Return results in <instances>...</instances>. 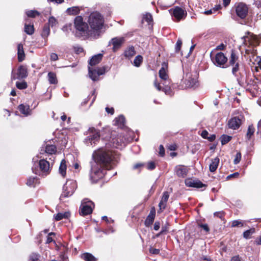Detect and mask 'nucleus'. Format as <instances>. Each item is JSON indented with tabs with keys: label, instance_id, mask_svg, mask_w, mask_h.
I'll return each instance as SVG.
<instances>
[{
	"label": "nucleus",
	"instance_id": "f257e3e1",
	"mask_svg": "<svg viewBox=\"0 0 261 261\" xmlns=\"http://www.w3.org/2000/svg\"><path fill=\"white\" fill-rule=\"evenodd\" d=\"M118 162V155L106 148H99L92 154L90 162V177L94 180L102 178L105 174V169L110 170L114 167Z\"/></svg>",
	"mask_w": 261,
	"mask_h": 261
},
{
	"label": "nucleus",
	"instance_id": "f03ea898",
	"mask_svg": "<svg viewBox=\"0 0 261 261\" xmlns=\"http://www.w3.org/2000/svg\"><path fill=\"white\" fill-rule=\"evenodd\" d=\"M113 133H115V132L111 130L110 127L103 128L101 136L103 139H106L107 142L105 144L106 146L122 149L126 145L127 140L121 135L118 136L117 137L112 138L114 135L113 134Z\"/></svg>",
	"mask_w": 261,
	"mask_h": 261
},
{
	"label": "nucleus",
	"instance_id": "7ed1b4c3",
	"mask_svg": "<svg viewBox=\"0 0 261 261\" xmlns=\"http://www.w3.org/2000/svg\"><path fill=\"white\" fill-rule=\"evenodd\" d=\"M87 21L91 31L97 33L102 29L105 21L101 14L96 11L90 13Z\"/></svg>",
	"mask_w": 261,
	"mask_h": 261
},
{
	"label": "nucleus",
	"instance_id": "20e7f679",
	"mask_svg": "<svg viewBox=\"0 0 261 261\" xmlns=\"http://www.w3.org/2000/svg\"><path fill=\"white\" fill-rule=\"evenodd\" d=\"M159 76L164 81L162 84L164 87H162L160 84L158 82L157 80H155L154 81V86L157 89L158 91H163L166 94H170L171 89L169 86L167 84H169V81L168 80V75L166 72L165 69L164 67H162L159 70Z\"/></svg>",
	"mask_w": 261,
	"mask_h": 261
},
{
	"label": "nucleus",
	"instance_id": "39448f33",
	"mask_svg": "<svg viewBox=\"0 0 261 261\" xmlns=\"http://www.w3.org/2000/svg\"><path fill=\"white\" fill-rule=\"evenodd\" d=\"M88 132L89 136L85 139L84 142L87 146H94L100 139V132L93 127H90Z\"/></svg>",
	"mask_w": 261,
	"mask_h": 261
},
{
	"label": "nucleus",
	"instance_id": "423d86ee",
	"mask_svg": "<svg viewBox=\"0 0 261 261\" xmlns=\"http://www.w3.org/2000/svg\"><path fill=\"white\" fill-rule=\"evenodd\" d=\"M77 187L75 181L73 180H67L63 187V192L60 196V200H64V198L71 196Z\"/></svg>",
	"mask_w": 261,
	"mask_h": 261
},
{
	"label": "nucleus",
	"instance_id": "0eeeda50",
	"mask_svg": "<svg viewBox=\"0 0 261 261\" xmlns=\"http://www.w3.org/2000/svg\"><path fill=\"white\" fill-rule=\"evenodd\" d=\"M74 23L76 30L79 32L82 35H85L87 34L88 24L84 22L83 18L81 16H77L75 18Z\"/></svg>",
	"mask_w": 261,
	"mask_h": 261
},
{
	"label": "nucleus",
	"instance_id": "6e6552de",
	"mask_svg": "<svg viewBox=\"0 0 261 261\" xmlns=\"http://www.w3.org/2000/svg\"><path fill=\"white\" fill-rule=\"evenodd\" d=\"M39 166V170H35L34 167L32 168V170L36 174H39L42 175H46L49 173L50 167L49 163L45 160H41L37 164Z\"/></svg>",
	"mask_w": 261,
	"mask_h": 261
},
{
	"label": "nucleus",
	"instance_id": "1a4fd4ad",
	"mask_svg": "<svg viewBox=\"0 0 261 261\" xmlns=\"http://www.w3.org/2000/svg\"><path fill=\"white\" fill-rule=\"evenodd\" d=\"M94 206V204L91 201L83 200L80 206V215L86 216L91 214Z\"/></svg>",
	"mask_w": 261,
	"mask_h": 261
},
{
	"label": "nucleus",
	"instance_id": "9d476101",
	"mask_svg": "<svg viewBox=\"0 0 261 261\" xmlns=\"http://www.w3.org/2000/svg\"><path fill=\"white\" fill-rule=\"evenodd\" d=\"M237 15L241 19L246 18L248 12V7L244 3H239L235 4L234 6Z\"/></svg>",
	"mask_w": 261,
	"mask_h": 261
},
{
	"label": "nucleus",
	"instance_id": "9b49d317",
	"mask_svg": "<svg viewBox=\"0 0 261 261\" xmlns=\"http://www.w3.org/2000/svg\"><path fill=\"white\" fill-rule=\"evenodd\" d=\"M169 12L174 17L176 21H179L184 19L187 14L186 10L178 6L175 7L174 8L170 9Z\"/></svg>",
	"mask_w": 261,
	"mask_h": 261
},
{
	"label": "nucleus",
	"instance_id": "f8f14e48",
	"mask_svg": "<svg viewBox=\"0 0 261 261\" xmlns=\"http://www.w3.org/2000/svg\"><path fill=\"white\" fill-rule=\"evenodd\" d=\"M213 63L217 66L225 68V64L227 61V58L221 52L217 53L214 57L212 59Z\"/></svg>",
	"mask_w": 261,
	"mask_h": 261
},
{
	"label": "nucleus",
	"instance_id": "ddd939ff",
	"mask_svg": "<svg viewBox=\"0 0 261 261\" xmlns=\"http://www.w3.org/2000/svg\"><path fill=\"white\" fill-rule=\"evenodd\" d=\"M185 83L188 88H195L198 86V81L197 75L188 73L186 75Z\"/></svg>",
	"mask_w": 261,
	"mask_h": 261
},
{
	"label": "nucleus",
	"instance_id": "4468645a",
	"mask_svg": "<svg viewBox=\"0 0 261 261\" xmlns=\"http://www.w3.org/2000/svg\"><path fill=\"white\" fill-rule=\"evenodd\" d=\"M238 60V56L234 51H231L230 57L229 60V64L230 66H233L232 72L233 74H235L239 70V64Z\"/></svg>",
	"mask_w": 261,
	"mask_h": 261
},
{
	"label": "nucleus",
	"instance_id": "2eb2a0df",
	"mask_svg": "<svg viewBox=\"0 0 261 261\" xmlns=\"http://www.w3.org/2000/svg\"><path fill=\"white\" fill-rule=\"evenodd\" d=\"M125 39L124 37H115L112 38L109 42V45H112V50L114 52L118 50L124 42Z\"/></svg>",
	"mask_w": 261,
	"mask_h": 261
},
{
	"label": "nucleus",
	"instance_id": "dca6fc26",
	"mask_svg": "<svg viewBox=\"0 0 261 261\" xmlns=\"http://www.w3.org/2000/svg\"><path fill=\"white\" fill-rule=\"evenodd\" d=\"M17 74V76L15 77L14 73V70H12L11 73V80H14L16 79H22L25 78L28 76L27 68L24 66H20L18 68Z\"/></svg>",
	"mask_w": 261,
	"mask_h": 261
},
{
	"label": "nucleus",
	"instance_id": "f3484780",
	"mask_svg": "<svg viewBox=\"0 0 261 261\" xmlns=\"http://www.w3.org/2000/svg\"><path fill=\"white\" fill-rule=\"evenodd\" d=\"M256 37L252 33L247 32L245 36L242 37V39L243 40V43L245 45H254L256 42Z\"/></svg>",
	"mask_w": 261,
	"mask_h": 261
},
{
	"label": "nucleus",
	"instance_id": "a211bd4d",
	"mask_svg": "<svg viewBox=\"0 0 261 261\" xmlns=\"http://www.w3.org/2000/svg\"><path fill=\"white\" fill-rule=\"evenodd\" d=\"M174 172L178 177L184 178L187 175L188 169L184 165H177L174 168Z\"/></svg>",
	"mask_w": 261,
	"mask_h": 261
},
{
	"label": "nucleus",
	"instance_id": "6ab92c4d",
	"mask_svg": "<svg viewBox=\"0 0 261 261\" xmlns=\"http://www.w3.org/2000/svg\"><path fill=\"white\" fill-rule=\"evenodd\" d=\"M169 197V195L168 192L166 191L163 193L161 201L159 204V210L158 212L159 213L162 212L166 207Z\"/></svg>",
	"mask_w": 261,
	"mask_h": 261
},
{
	"label": "nucleus",
	"instance_id": "aec40b11",
	"mask_svg": "<svg viewBox=\"0 0 261 261\" xmlns=\"http://www.w3.org/2000/svg\"><path fill=\"white\" fill-rule=\"evenodd\" d=\"M241 123L242 120L239 117H234L228 121V125L229 128L236 129L240 127Z\"/></svg>",
	"mask_w": 261,
	"mask_h": 261
},
{
	"label": "nucleus",
	"instance_id": "412c9836",
	"mask_svg": "<svg viewBox=\"0 0 261 261\" xmlns=\"http://www.w3.org/2000/svg\"><path fill=\"white\" fill-rule=\"evenodd\" d=\"M113 125L120 128H124L125 125V118L123 115H119L116 117L113 121Z\"/></svg>",
	"mask_w": 261,
	"mask_h": 261
},
{
	"label": "nucleus",
	"instance_id": "4be33fe9",
	"mask_svg": "<svg viewBox=\"0 0 261 261\" xmlns=\"http://www.w3.org/2000/svg\"><path fill=\"white\" fill-rule=\"evenodd\" d=\"M185 183L186 185L188 187L197 188H202L205 186L200 181L192 179L186 180Z\"/></svg>",
	"mask_w": 261,
	"mask_h": 261
},
{
	"label": "nucleus",
	"instance_id": "5701e85b",
	"mask_svg": "<svg viewBox=\"0 0 261 261\" xmlns=\"http://www.w3.org/2000/svg\"><path fill=\"white\" fill-rule=\"evenodd\" d=\"M103 55L102 54H98L93 56L89 62L90 66H94L98 64L102 60Z\"/></svg>",
	"mask_w": 261,
	"mask_h": 261
},
{
	"label": "nucleus",
	"instance_id": "b1692460",
	"mask_svg": "<svg viewBox=\"0 0 261 261\" xmlns=\"http://www.w3.org/2000/svg\"><path fill=\"white\" fill-rule=\"evenodd\" d=\"M18 110L20 112L25 116L30 115L31 114V110L29 105L21 104L18 106Z\"/></svg>",
	"mask_w": 261,
	"mask_h": 261
},
{
	"label": "nucleus",
	"instance_id": "393cba45",
	"mask_svg": "<svg viewBox=\"0 0 261 261\" xmlns=\"http://www.w3.org/2000/svg\"><path fill=\"white\" fill-rule=\"evenodd\" d=\"M17 55L18 61L22 62L24 59L25 54L23 45L21 43L18 44L17 45Z\"/></svg>",
	"mask_w": 261,
	"mask_h": 261
},
{
	"label": "nucleus",
	"instance_id": "a878e982",
	"mask_svg": "<svg viewBox=\"0 0 261 261\" xmlns=\"http://www.w3.org/2000/svg\"><path fill=\"white\" fill-rule=\"evenodd\" d=\"M26 184L29 187H35L39 184V179L37 176H30L28 178Z\"/></svg>",
	"mask_w": 261,
	"mask_h": 261
},
{
	"label": "nucleus",
	"instance_id": "bb28decb",
	"mask_svg": "<svg viewBox=\"0 0 261 261\" xmlns=\"http://www.w3.org/2000/svg\"><path fill=\"white\" fill-rule=\"evenodd\" d=\"M219 163V159L217 157L212 160V162L210 165L209 169L211 172H214L218 168Z\"/></svg>",
	"mask_w": 261,
	"mask_h": 261
},
{
	"label": "nucleus",
	"instance_id": "cd10ccee",
	"mask_svg": "<svg viewBox=\"0 0 261 261\" xmlns=\"http://www.w3.org/2000/svg\"><path fill=\"white\" fill-rule=\"evenodd\" d=\"M89 70V77L92 79L93 81H96L98 80V77L99 75L97 74V71L96 69L93 70L90 67H88Z\"/></svg>",
	"mask_w": 261,
	"mask_h": 261
},
{
	"label": "nucleus",
	"instance_id": "c85d7f7f",
	"mask_svg": "<svg viewBox=\"0 0 261 261\" xmlns=\"http://www.w3.org/2000/svg\"><path fill=\"white\" fill-rule=\"evenodd\" d=\"M142 21H145L147 22L148 25L153 24V17L152 15L149 13H146L143 14Z\"/></svg>",
	"mask_w": 261,
	"mask_h": 261
},
{
	"label": "nucleus",
	"instance_id": "c756f323",
	"mask_svg": "<svg viewBox=\"0 0 261 261\" xmlns=\"http://www.w3.org/2000/svg\"><path fill=\"white\" fill-rule=\"evenodd\" d=\"M80 10L79 7L74 6L68 8L66 10V12L69 15H75L79 14Z\"/></svg>",
	"mask_w": 261,
	"mask_h": 261
},
{
	"label": "nucleus",
	"instance_id": "7c9ffc66",
	"mask_svg": "<svg viewBox=\"0 0 261 261\" xmlns=\"http://www.w3.org/2000/svg\"><path fill=\"white\" fill-rule=\"evenodd\" d=\"M70 216L69 212L59 213L54 215V218L56 221H60L63 218H68Z\"/></svg>",
	"mask_w": 261,
	"mask_h": 261
},
{
	"label": "nucleus",
	"instance_id": "2f4dec72",
	"mask_svg": "<svg viewBox=\"0 0 261 261\" xmlns=\"http://www.w3.org/2000/svg\"><path fill=\"white\" fill-rule=\"evenodd\" d=\"M81 258L85 261H96V258L90 253H84L81 255Z\"/></svg>",
	"mask_w": 261,
	"mask_h": 261
},
{
	"label": "nucleus",
	"instance_id": "473e14b6",
	"mask_svg": "<svg viewBox=\"0 0 261 261\" xmlns=\"http://www.w3.org/2000/svg\"><path fill=\"white\" fill-rule=\"evenodd\" d=\"M66 162L64 160H63L61 162L59 169L60 173L63 177H65L66 175Z\"/></svg>",
	"mask_w": 261,
	"mask_h": 261
},
{
	"label": "nucleus",
	"instance_id": "72a5a7b5",
	"mask_svg": "<svg viewBox=\"0 0 261 261\" xmlns=\"http://www.w3.org/2000/svg\"><path fill=\"white\" fill-rule=\"evenodd\" d=\"M48 80L50 84H56L57 83L58 81L56 73L53 72H49L47 75Z\"/></svg>",
	"mask_w": 261,
	"mask_h": 261
},
{
	"label": "nucleus",
	"instance_id": "f704fd0d",
	"mask_svg": "<svg viewBox=\"0 0 261 261\" xmlns=\"http://www.w3.org/2000/svg\"><path fill=\"white\" fill-rule=\"evenodd\" d=\"M143 62V57L141 55L137 56L134 60L133 65L137 67H139L141 66Z\"/></svg>",
	"mask_w": 261,
	"mask_h": 261
},
{
	"label": "nucleus",
	"instance_id": "c9c22d12",
	"mask_svg": "<svg viewBox=\"0 0 261 261\" xmlns=\"http://www.w3.org/2000/svg\"><path fill=\"white\" fill-rule=\"evenodd\" d=\"M57 151V148L54 145H47L45 147V152L49 154L55 153Z\"/></svg>",
	"mask_w": 261,
	"mask_h": 261
},
{
	"label": "nucleus",
	"instance_id": "e433bc0d",
	"mask_svg": "<svg viewBox=\"0 0 261 261\" xmlns=\"http://www.w3.org/2000/svg\"><path fill=\"white\" fill-rule=\"evenodd\" d=\"M50 34L49 26L48 24H45L43 28L42 32L41 33V36L44 38H46Z\"/></svg>",
	"mask_w": 261,
	"mask_h": 261
},
{
	"label": "nucleus",
	"instance_id": "4c0bfd02",
	"mask_svg": "<svg viewBox=\"0 0 261 261\" xmlns=\"http://www.w3.org/2000/svg\"><path fill=\"white\" fill-rule=\"evenodd\" d=\"M24 32L28 35H32L34 32V25L25 24Z\"/></svg>",
	"mask_w": 261,
	"mask_h": 261
},
{
	"label": "nucleus",
	"instance_id": "58836bf2",
	"mask_svg": "<svg viewBox=\"0 0 261 261\" xmlns=\"http://www.w3.org/2000/svg\"><path fill=\"white\" fill-rule=\"evenodd\" d=\"M254 232H255L254 228H251L250 229L247 230L246 231L244 232L243 237L246 239H249L251 238V235L253 233H254Z\"/></svg>",
	"mask_w": 261,
	"mask_h": 261
},
{
	"label": "nucleus",
	"instance_id": "ea45409f",
	"mask_svg": "<svg viewBox=\"0 0 261 261\" xmlns=\"http://www.w3.org/2000/svg\"><path fill=\"white\" fill-rule=\"evenodd\" d=\"M255 131V128L252 125H250L248 126L247 132L246 134V137L249 140L251 137L253 135Z\"/></svg>",
	"mask_w": 261,
	"mask_h": 261
},
{
	"label": "nucleus",
	"instance_id": "a19ab883",
	"mask_svg": "<svg viewBox=\"0 0 261 261\" xmlns=\"http://www.w3.org/2000/svg\"><path fill=\"white\" fill-rule=\"evenodd\" d=\"M26 14L29 17L34 18L39 16L40 13L36 10H29L26 12Z\"/></svg>",
	"mask_w": 261,
	"mask_h": 261
},
{
	"label": "nucleus",
	"instance_id": "79ce46f5",
	"mask_svg": "<svg viewBox=\"0 0 261 261\" xmlns=\"http://www.w3.org/2000/svg\"><path fill=\"white\" fill-rule=\"evenodd\" d=\"M231 137L226 135H223L221 137V142L222 145L226 144L228 142H229L231 139Z\"/></svg>",
	"mask_w": 261,
	"mask_h": 261
},
{
	"label": "nucleus",
	"instance_id": "37998d69",
	"mask_svg": "<svg viewBox=\"0 0 261 261\" xmlns=\"http://www.w3.org/2000/svg\"><path fill=\"white\" fill-rule=\"evenodd\" d=\"M98 75H102L105 73L106 71L109 70V67L103 66L102 67L98 68L97 69Z\"/></svg>",
	"mask_w": 261,
	"mask_h": 261
},
{
	"label": "nucleus",
	"instance_id": "c03bdc74",
	"mask_svg": "<svg viewBox=\"0 0 261 261\" xmlns=\"http://www.w3.org/2000/svg\"><path fill=\"white\" fill-rule=\"evenodd\" d=\"M16 86L19 89H25L27 88V83L24 82H17L16 83Z\"/></svg>",
	"mask_w": 261,
	"mask_h": 261
},
{
	"label": "nucleus",
	"instance_id": "a18cd8bd",
	"mask_svg": "<svg viewBox=\"0 0 261 261\" xmlns=\"http://www.w3.org/2000/svg\"><path fill=\"white\" fill-rule=\"evenodd\" d=\"M154 219V217L152 216V215H149L146 220H145V224L146 226H148L149 225H150L151 224H152L153 222V220Z\"/></svg>",
	"mask_w": 261,
	"mask_h": 261
},
{
	"label": "nucleus",
	"instance_id": "49530a36",
	"mask_svg": "<svg viewBox=\"0 0 261 261\" xmlns=\"http://www.w3.org/2000/svg\"><path fill=\"white\" fill-rule=\"evenodd\" d=\"M181 45H182V41H181V39L178 38L177 41V42L176 43L175 47V51L176 53L178 52L180 50Z\"/></svg>",
	"mask_w": 261,
	"mask_h": 261
},
{
	"label": "nucleus",
	"instance_id": "de8ad7c7",
	"mask_svg": "<svg viewBox=\"0 0 261 261\" xmlns=\"http://www.w3.org/2000/svg\"><path fill=\"white\" fill-rule=\"evenodd\" d=\"M39 254L33 253L30 255V258L31 261H39Z\"/></svg>",
	"mask_w": 261,
	"mask_h": 261
},
{
	"label": "nucleus",
	"instance_id": "09e8293b",
	"mask_svg": "<svg viewBox=\"0 0 261 261\" xmlns=\"http://www.w3.org/2000/svg\"><path fill=\"white\" fill-rule=\"evenodd\" d=\"M241 153L240 152H238L235 156V158L233 161V163L235 165L238 164L241 161Z\"/></svg>",
	"mask_w": 261,
	"mask_h": 261
},
{
	"label": "nucleus",
	"instance_id": "8fccbe9b",
	"mask_svg": "<svg viewBox=\"0 0 261 261\" xmlns=\"http://www.w3.org/2000/svg\"><path fill=\"white\" fill-rule=\"evenodd\" d=\"M57 23V20L55 17L51 16L48 19V24L51 25L52 27L55 25Z\"/></svg>",
	"mask_w": 261,
	"mask_h": 261
},
{
	"label": "nucleus",
	"instance_id": "3c124183",
	"mask_svg": "<svg viewBox=\"0 0 261 261\" xmlns=\"http://www.w3.org/2000/svg\"><path fill=\"white\" fill-rule=\"evenodd\" d=\"M231 226L232 227L242 226L243 223L240 220H234L232 222Z\"/></svg>",
	"mask_w": 261,
	"mask_h": 261
},
{
	"label": "nucleus",
	"instance_id": "603ef678",
	"mask_svg": "<svg viewBox=\"0 0 261 261\" xmlns=\"http://www.w3.org/2000/svg\"><path fill=\"white\" fill-rule=\"evenodd\" d=\"M147 169L149 170H153L155 168V165L153 162H150L147 164Z\"/></svg>",
	"mask_w": 261,
	"mask_h": 261
},
{
	"label": "nucleus",
	"instance_id": "864d4df0",
	"mask_svg": "<svg viewBox=\"0 0 261 261\" xmlns=\"http://www.w3.org/2000/svg\"><path fill=\"white\" fill-rule=\"evenodd\" d=\"M149 252L153 254H158L160 253V250L158 249L150 248L149 249Z\"/></svg>",
	"mask_w": 261,
	"mask_h": 261
},
{
	"label": "nucleus",
	"instance_id": "5fc2aeb1",
	"mask_svg": "<svg viewBox=\"0 0 261 261\" xmlns=\"http://www.w3.org/2000/svg\"><path fill=\"white\" fill-rule=\"evenodd\" d=\"M50 60L51 61H57L58 60V56L56 53H51L50 55Z\"/></svg>",
	"mask_w": 261,
	"mask_h": 261
},
{
	"label": "nucleus",
	"instance_id": "6e6d98bb",
	"mask_svg": "<svg viewBox=\"0 0 261 261\" xmlns=\"http://www.w3.org/2000/svg\"><path fill=\"white\" fill-rule=\"evenodd\" d=\"M160 151L159 154L161 156H163L165 154V150L162 145H160L159 147Z\"/></svg>",
	"mask_w": 261,
	"mask_h": 261
},
{
	"label": "nucleus",
	"instance_id": "4d7b16f0",
	"mask_svg": "<svg viewBox=\"0 0 261 261\" xmlns=\"http://www.w3.org/2000/svg\"><path fill=\"white\" fill-rule=\"evenodd\" d=\"M239 176V173L238 172H235L233 174H230L227 177V179H230L231 178H237Z\"/></svg>",
	"mask_w": 261,
	"mask_h": 261
},
{
	"label": "nucleus",
	"instance_id": "13d9d810",
	"mask_svg": "<svg viewBox=\"0 0 261 261\" xmlns=\"http://www.w3.org/2000/svg\"><path fill=\"white\" fill-rule=\"evenodd\" d=\"M106 111L108 113L110 114L111 115H113L114 113V109L113 108H106Z\"/></svg>",
	"mask_w": 261,
	"mask_h": 261
},
{
	"label": "nucleus",
	"instance_id": "bf43d9fd",
	"mask_svg": "<svg viewBox=\"0 0 261 261\" xmlns=\"http://www.w3.org/2000/svg\"><path fill=\"white\" fill-rule=\"evenodd\" d=\"M214 216L220 218H222L224 216V213L223 212H217L214 214Z\"/></svg>",
	"mask_w": 261,
	"mask_h": 261
},
{
	"label": "nucleus",
	"instance_id": "052dcab7",
	"mask_svg": "<svg viewBox=\"0 0 261 261\" xmlns=\"http://www.w3.org/2000/svg\"><path fill=\"white\" fill-rule=\"evenodd\" d=\"M54 233L53 232L49 233L48 234V235L47 237V240H46V242L47 244H49L53 241L52 238L50 237Z\"/></svg>",
	"mask_w": 261,
	"mask_h": 261
},
{
	"label": "nucleus",
	"instance_id": "680f3d73",
	"mask_svg": "<svg viewBox=\"0 0 261 261\" xmlns=\"http://www.w3.org/2000/svg\"><path fill=\"white\" fill-rule=\"evenodd\" d=\"M74 50L77 54H80L83 51V48L80 46L74 47Z\"/></svg>",
	"mask_w": 261,
	"mask_h": 261
},
{
	"label": "nucleus",
	"instance_id": "e2e57ef3",
	"mask_svg": "<svg viewBox=\"0 0 261 261\" xmlns=\"http://www.w3.org/2000/svg\"><path fill=\"white\" fill-rule=\"evenodd\" d=\"M208 133L206 130H204L201 133V136L204 139H207L208 137Z\"/></svg>",
	"mask_w": 261,
	"mask_h": 261
},
{
	"label": "nucleus",
	"instance_id": "0e129e2a",
	"mask_svg": "<svg viewBox=\"0 0 261 261\" xmlns=\"http://www.w3.org/2000/svg\"><path fill=\"white\" fill-rule=\"evenodd\" d=\"M124 56L126 57H127L128 59H129V57H130V47H129L128 48V49L125 51Z\"/></svg>",
	"mask_w": 261,
	"mask_h": 261
},
{
	"label": "nucleus",
	"instance_id": "69168bd1",
	"mask_svg": "<svg viewBox=\"0 0 261 261\" xmlns=\"http://www.w3.org/2000/svg\"><path fill=\"white\" fill-rule=\"evenodd\" d=\"M160 227V223L159 222H155L154 224L153 228L155 230H158L159 229Z\"/></svg>",
	"mask_w": 261,
	"mask_h": 261
},
{
	"label": "nucleus",
	"instance_id": "338daca9",
	"mask_svg": "<svg viewBox=\"0 0 261 261\" xmlns=\"http://www.w3.org/2000/svg\"><path fill=\"white\" fill-rule=\"evenodd\" d=\"M230 261H241L239 255L234 256L231 258Z\"/></svg>",
	"mask_w": 261,
	"mask_h": 261
},
{
	"label": "nucleus",
	"instance_id": "774afa93",
	"mask_svg": "<svg viewBox=\"0 0 261 261\" xmlns=\"http://www.w3.org/2000/svg\"><path fill=\"white\" fill-rule=\"evenodd\" d=\"M261 133V120L257 124V133Z\"/></svg>",
	"mask_w": 261,
	"mask_h": 261
}]
</instances>
